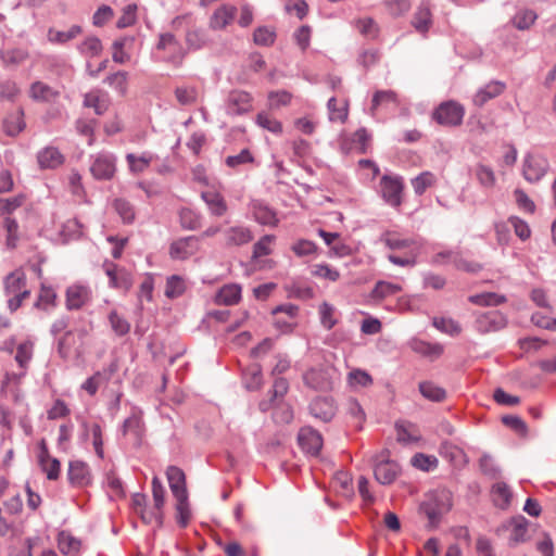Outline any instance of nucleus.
<instances>
[{
	"mask_svg": "<svg viewBox=\"0 0 556 556\" xmlns=\"http://www.w3.org/2000/svg\"><path fill=\"white\" fill-rule=\"evenodd\" d=\"M375 479L380 484H391L401 473L400 465L391 458V452L383 448L371 457Z\"/></svg>",
	"mask_w": 556,
	"mask_h": 556,
	"instance_id": "obj_1",
	"label": "nucleus"
},
{
	"mask_svg": "<svg viewBox=\"0 0 556 556\" xmlns=\"http://www.w3.org/2000/svg\"><path fill=\"white\" fill-rule=\"evenodd\" d=\"M155 50L166 52L161 61L172 65L175 68H178L182 65L187 54V51L184 49L176 36L168 31L161 33L159 35Z\"/></svg>",
	"mask_w": 556,
	"mask_h": 556,
	"instance_id": "obj_2",
	"label": "nucleus"
},
{
	"mask_svg": "<svg viewBox=\"0 0 556 556\" xmlns=\"http://www.w3.org/2000/svg\"><path fill=\"white\" fill-rule=\"evenodd\" d=\"M465 108L456 101L442 102L432 113V118L441 126L456 127L463 123Z\"/></svg>",
	"mask_w": 556,
	"mask_h": 556,
	"instance_id": "obj_3",
	"label": "nucleus"
},
{
	"mask_svg": "<svg viewBox=\"0 0 556 556\" xmlns=\"http://www.w3.org/2000/svg\"><path fill=\"white\" fill-rule=\"evenodd\" d=\"M90 172L98 180H110L116 172V157L109 152H100L91 156Z\"/></svg>",
	"mask_w": 556,
	"mask_h": 556,
	"instance_id": "obj_4",
	"label": "nucleus"
},
{
	"mask_svg": "<svg viewBox=\"0 0 556 556\" xmlns=\"http://www.w3.org/2000/svg\"><path fill=\"white\" fill-rule=\"evenodd\" d=\"M106 276L109 277V286L113 289L128 292L134 283L132 276L125 267L118 266L117 264L105 261L102 265Z\"/></svg>",
	"mask_w": 556,
	"mask_h": 556,
	"instance_id": "obj_5",
	"label": "nucleus"
},
{
	"mask_svg": "<svg viewBox=\"0 0 556 556\" xmlns=\"http://www.w3.org/2000/svg\"><path fill=\"white\" fill-rule=\"evenodd\" d=\"M548 170V161L539 153L529 152L522 162V176L529 182L539 181Z\"/></svg>",
	"mask_w": 556,
	"mask_h": 556,
	"instance_id": "obj_6",
	"label": "nucleus"
},
{
	"mask_svg": "<svg viewBox=\"0 0 556 556\" xmlns=\"http://www.w3.org/2000/svg\"><path fill=\"white\" fill-rule=\"evenodd\" d=\"M299 307L294 304H283L271 311L275 327L283 333L291 332L296 326L295 318Z\"/></svg>",
	"mask_w": 556,
	"mask_h": 556,
	"instance_id": "obj_7",
	"label": "nucleus"
},
{
	"mask_svg": "<svg viewBox=\"0 0 556 556\" xmlns=\"http://www.w3.org/2000/svg\"><path fill=\"white\" fill-rule=\"evenodd\" d=\"M199 237L189 236L172 242L169 247V256L173 260H187L194 255L199 250Z\"/></svg>",
	"mask_w": 556,
	"mask_h": 556,
	"instance_id": "obj_8",
	"label": "nucleus"
},
{
	"mask_svg": "<svg viewBox=\"0 0 556 556\" xmlns=\"http://www.w3.org/2000/svg\"><path fill=\"white\" fill-rule=\"evenodd\" d=\"M67 479L75 488H85L91 483L92 476L89 466L81 460H72L68 464Z\"/></svg>",
	"mask_w": 556,
	"mask_h": 556,
	"instance_id": "obj_9",
	"label": "nucleus"
},
{
	"mask_svg": "<svg viewBox=\"0 0 556 556\" xmlns=\"http://www.w3.org/2000/svg\"><path fill=\"white\" fill-rule=\"evenodd\" d=\"M300 447L309 455L316 456L323 446V438L319 432L311 427L302 428L298 434Z\"/></svg>",
	"mask_w": 556,
	"mask_h": 556,
	"instance_id": "obj_10",
	"label": "nucleus"
},
{
	"mask_svg": "<svg viewBox=\"0 0 556 556\" xmlns=\"http://www.w3.org/2000/svg\"><path fill=\"white\" fill-rule=\"evenodd\" d=\"M91 300V290L87 286L73 285L66 289L65 305L68 311L79 309Z\"/></svg>",
	"mask_w": 556,
	"mask_h": 556,
	"instance_id": "obj_11",
	"label": "nucleus"
},
{
	"mask_svg": "<svg viewBox=\"0 0 556 556\" xmlns=\"http://www.w3.org/2000/svg\"><path fill=\"white\" fill-rule=\"evenodd\" d=\"M238 14V9L232 4H223L217 8L210 17L208 26L214 30H220L230 25Z\"/></svg>",
	"mask_w": 556,
	"mask_h": 556,
	"instance_id": "obj_12",
	"label": "nucleus"
},
{
	"mask_svg": "<svg viewBox=\"0 0 556 556\" xmlns=\"http://www.w3.org/2000/svg\"><path fill=\"white\" fill-rule=\"evenodd\" d=\"M305 386L311 389L327 391L331 389L332 382L327 370L323 368H311L303 375Z\"/></svg>",
	"mask_w": 556,
	"mask_h": 556,
	"instance_id": "obj_13",
	"label": "nucleus"
},
{
	"mask_svg": "<svg viewBox=\"0 0 556 556\" xmlns=\"http://www.w3.org/2000/svg\"><path fill=\"white\" fill-rule=\"evenodd\" d=\"M403 190V184L397 178L384 176L381 179V193L383 199L392 206H399L401 204V194Z\"/></svg>",
	"mask_w": 556,
	"mask_h": 556,
	"instance_id": "obj_14",
	"label": "nucleus"
},
{
	"mask_svg": "<svg viewBox=\"0 0 556 556\" xmlns=\"http://www.w3.org/2000/svg\"><path fill=\"white\" fill-rule=\"evenodd\" d=\"M166 478L174 497L188 495L186 475L181 468L177 466H168L166 469Z\"/></svg>",
	"mask_w": 556,
	"mask_h": 556,
	"instance_id": "obj_15",
	"label": "nucleus"
},
{
	"mask_svg": "<svg viewBox=\"0 0 556 556\" xmlns=\"http://www.w3.org/2000/svg\"><path fill=\"white\" fill-rule=\"evenodd\" d=\"M311 414L323 421H330L336 414V405L330 397H316L309 404Z\"/></svg>",
	"mask_w": 556,
	"mask_h": 556,
	"instance_id": "obj_16",
	"label": "nucleus"
},
{
	"mask_svg": "<svg viewBox=\"0 0 556 556\" xmlns=\"http://www.w3.org/2000/svg\"><path fill=\"white\" fill-rule=\"evenodd\" d=\"M506 89V85L503 81L494 80L479 89L473 96L472 102L475 105L481 108L488 101L501 96Z\"/></svg>",
	"mask_w": 556,
	"mask_h": 556,
	"instance_id": "obj_17",
	"label": "nucleus"
},
{
	"mask_svg": "<svg viewBox=\"0 0 556 556\" xmlns=\"http://www.w3.org/2000/svg\"><path fill=\"white\" fill-rule=\"evenodd\" d=\"M506 326L505 316L498 311H492L477 318V327L481 332L497 331Z\"/></svg>",
	"mask_w": 556,
	"mask_h": 556,
	"instance_id": "obj_18",
	"label": "nucleus"
},
{
	"mask_svg": "<svg viewBox=\"0 0 556 556\" xmlns=\"http://www.w3.org/2000/svg\"><path fill=\"white\" fill-rule=\"evenodd\" d=\"M41 169H54L64 163V155L55 147H46L37 154Z\"/></svg>",
	"mask_w": 556,
	"mask_h": 556,
	"instance_id": "obj_19",
	"label": "nucleus"
},
{
	"mask_svg": "<svg viewBox=\"0 0 556 556\" xmlns=\"http://www.w3.org/2000/svg\"><path fill=\"white\" fill-rule=\"evenodd\" d=\"M382 241L391 250H408L410 252L414 249V253H418V242L413 238H403L397 232L387 231Z\"/></svg>",
	"mask_w": 556,
	"mask_h": 556,
	"instance_id": "obj_20",
	"label": "nucleus"
},
{
	"mask_svg": "<svg viewBox=\"0 0 556 556\" xmlns=\"http://www.w3.org/2000/svg\"><path fill=\"white\" fill-rule=\"evenodd\" d=\"M60 92L40 80L30 85L29 97L37 102H52L59 98Z\"/></svg>",
	"mask_w": 556,
	"mask_h": 556,
	"instance_id": "obj_21",
	"label": "nucleus"
},
{
	"mask_svg": "<svg viewBox=\"0 0 556 556\" xmlns=\"http://www.w3.org/2000/svg\"><path fill=\"white\" fill-rule=\"evenodd\" d=\"M506 528L510 531L509 544L516 545L527 540L528 521L525 517L518 516L513 518Z\"/></svg>",
	"mask_w": 556,
	"mask_h": 556,
	"instance_id": "obj_22",
	"label": "nucleus"
},
{
	"mask_svg": "<svg viewBox=\"0 0 556 556\" xmlns=\"http://www.w3.org/2000/svg\"><path fill=\"white\" fill-rule=\"evenodd\" d=\"M380 106L396 109L399 106L397 94L392 90H379L375 92L370 106L371 114L375 115Z\"/></svg>",
	"mask_w": 556,
	"mask_h": 556,
	"instance_id": "obj_23",
	"label": "nucleus"
},
{
	"mask_svg": "<svg viewBox=\"0 0 556 556\" xmlns=\"http://www.w3.org/2000/svg\"><path fill=\"white\" fill-rule=\"evenodd\" d=\"M241 298V286L236 283L225 285L215 295L217 304L232 305Z\"/></svg>",
	"mask_w": 556,
	"mask_h": 556,
	"instance_id": "obj_24",
	"label": "nucleus"
},
{
	"mask_svg": "<svg viewBox=\"0 0 556 556\" xmlns=\"http://www.w3.org/2000/svg\"><path fill=\"white\" fill-rule=\"evenodd\" d=\"M275 240V237L274 236H264L263 238H261L254 245V251H253V262L255 263V267H258V268H263L265 267V264H270L271 261H264V262H261L258 261L262 256H266L268 255L270 252H271V244Z\"/></svg>",
	"mask_w": 556,
	"mask_h": 556,
	"instance_id": "obj_25",
	"label": "nucleus"
},
{
	"mask_svg": "<svg viewBox=\"0 0 556 556\" xmlns=\"http://www.w3.org/2000/svg\"><path fill=\"white\" fill-rule=\"evenodd\" d=\"M24 111L18 109L15 113L9 114L3 121V130L8 136L15 137L24 130Z\"/></svg>",
	"mask_w": 556,
	"mask_h": 556,
	"instance_id": "obj_26",
	"label": "nucleus"
},
{
	"mask_svg": "<svg viewBox=\"0 0 556 556\" xmlns=\"http://www.w3.org/2000/svg\"><path fill=\"white\" fill-rule=\"evenodd\" d=\"M445 258H450L458 269L476 273L481 266L477 263L468 262L460 258L456 253L453 252H441L433 257V263L441 264Z\"/></svg>",
	"mask_w": 556,
	"mask_h": 556,
	"instance_id": "obj_27",
	"label": "nucleus"
},
{
	"mask_svg": "<svg viewBox=\"0 0 556 556\" xmlns=\"http://www.w3.org/2000/svg\"><path fill=\"white\" fill-rule=\"evenodd\" d=\"M81 33H83V28L79 25H73L66 31L50 28L48 30L47 37H48V40L52 43L64 45L71 40L75 39Z\"/></svg>",
	"mask_w": 556,
	"mask_h": 556,
	"instance_id": "obj_28",
	"label": "nucleus"
},
{
	"mask_svg": "<svg viewBox=\"0 0 556 556\" xmlns=\"http://www.w3.org/2000/svg\"><path fill=\"white\" fill-rule=\"evenodd\" d=\"M402 291V287L397 283L379 280L375 285L370 298L376 301H382L386 298L397 294Z\"/></svg>",
	"mask_w": 556,
	"mask_h": 556,
	"instance_id": "obj_29",
	"label": "nucleus"
},
{
	"mask_svg": "<svg viewBox=\"0 0 556 556\" xmlns=\"http://www.w3.org/2000/svg\"><path fill=\"white\" fill-rule=\"evenodd\" d=\"M201 198L206 203L212 214L222 216L226 212V203L219 193L212 190L203 191Z\"/></svg>",
	"mask_w": 556,
	"mask_h": 556,
	"instance_id": "obj_30",
	"label": "nucleus"
},
{
	"mask_svg": "<svg viewBox=\"0 0 556 556\" xmlns=\"http://www.w3.org/2000/svg\"><path fill=\"white\" fill-rule=\"evenodd\" d=\"M492 497L495 506L505 509L511 502V491L504 482H497L492 488Z\"/></svg>",
	"mask_w": 556,
	"mask_h": 556,
	"instance_id": "obj_31",
	"label": "nucleus"
},
{
	"mask_svg": "<svg viewBox=\"0 0 556 556\" xmlns=\"http://www.w3.org/2000/svg\"><path fill=\"white\" fill-rule=\"evenodd\" d=\"M410 348L416 353L430 357H439L443 353V346L441 344L429 343L417 339L412 340Z\"/></svg>",
	"mask_w": 556,
	"mask_h": 556,
	"instance_id": "obj_32",
	"label": "nucleus"
},
{
	"mask_svg": "<svg viewBox=\"0 0 556 556\" xmlns=\"http://www.w3.org/2000/svg\"><path fill=\"white\" fill-rule=\"evenodd\" d=\"M26 286V276L22 270H14L4 278V289L7 294H15Z\"/></svg>",
	"mask_w": 556,
	"mask_h": 556,
	"instance_id": "obj_33",
	"label": "nucleus"
},
{
	"mask_svg": "<svg viewBox=\"0 0 556 556\" xmlns=\"http://www.w3.org/2000/svg\"><path fill=\"white\" fill-rule=\"evenodd\" d=\"M254 218L262 225L276 226L278 219L276 213L262 203H254L252 206Z\"/></svg>",
	"mask_w": 556,
	"mask_h": 556,
	"instance_id": "obj_34",
	"label": "nucleus"
},
{
	"mask_svg": "<svg viewBox=\"0 0 556 556\" xmlns=\"http://www.w3.org/2000/svg\"><path fill=\"white\" fill-rule=\"evenodd\" d=\"M468 300L470 303L479 306H497L506 302L505 295L494 292L470 295Z\"/></svg>",
	"mask_w": 556,
	"mask_h": 556,
	"instance_id": "obj_35",
	"label": "nucleus"
},
{
	"mask_svg": "<svg viewBox=\"0 0 556 556\" xmlns=\"http://www.w3.org/2000/svg\"><path fill=\"white\" fill-rule=\"evenodd\" d=\"M104 83L113 88L119 96L124 97L127 93L128 86V73L125 71H118L110 74Z\"/></svg>",
	"mask_w": 556,
	"mask_h": 556,
	"instance_id": "obj_36",
	"label": "nucleus"
},
{
	"mask_svg": "<svg viewBox=\"0 0 556 556\" xmlns=\"http://www.w3.org/2000/svg\"><path fill=\"white\" fill-rule=\"evenodd\" d=\"M58 546L62 554L70 555L77 553L80 548V541L72 534L62 531L58 536Z\"/></svg>",
	"mask_w": 556,
	"mask_h": 556,
	"instance_id": "obj_37",
	"label": "nucleus"
},
{
	"mask_svg": "<svg viewBox=\"0 0 556 556\" xmlns=\"http://www.w3.org/2000/svg\"><path fill=\"white\" fill-rule=\"evenodd\" d=\"M475 176L479 184L488 189H491L496 184V177L494 170L484 164H477L473 169Z\"/></svg>",
	"mask_w": 556,
	"mask_h": 556,
	"instance_id": "obj_38",
	"label": "nucleus"
},
{
	"mask_svg": "<svg viewBox=\"0 0 556 556\" xmlns=\"http://www.w3.org/2000/svg\"><path fill=\"white\" fill-rule=\"evenodd\" d=\"M176 500V520L179 527L186 528L191 519L188 495L175 497Z\"/></svg>",
	"mask_w": 556,
	"mask_h": 556,
	"instance_id": "obj_39",
	"label": "nucleus"
},
{
	"mask_svg": "<svg viewBox=\"0 0 556 556\" xmlns=\"http://www.w3.org/2000/svg\"><path fill=\"white\" fill-rule=\"evenodd\" d=\"M78 51L89 58H94L101 54L103 47L98 37H87L83 42L77 46Z\"/></svg>",
	"mask_w": 556,
	"mask_h": 556,
	"instance_id": "obj_40",
	"label": "nucleus"
},
{
	"mask_svg": "<svg viewBox=\"0 0 556 556\" xmlns=\"http://www.w3.org/2000/svg\"><path fill=\"white\" fill-rule=\"evenodd\" d=\"M397 441L401 443H410L418 441L419 437L414 425L406 421L395 424Z\"/></svg>",
	"mask_w": 556,
	"mask_h": 556,
	"instance_id": "obj_41",
	"label": "nucleus"
},
{
	"mask_svg": "<svg viewBox=\"0 0 556 556\" xmlns=\"http://www.w3.org/2000/svg\"><path fill=\"white\" fill-rule=\"evenodd\" d=\"M329 119L332 122H345L348 118V102L342 101L340 104L336 98H330L328 101Z\"/></svg>",
	"mask_w": 556,
	"mask_h": 556,
	"instance_id": "obj_42",
	"label": "nucleus"
},
{
	"mask_svg": "<svg viewBox=\"0 0 556 556\" xmlns=\"http://www.w3.org/2000/svg\"><path fill=\"white\" fill-rule=\"evenodd\" d=\"M226 112L230 116H239L243 112V92L233 90L226 100Z\"/></svg>",
	"mask_w": 556,
	"mask_h": 556,
	"instance_id": "obj_43",
	"label": "nucleus"
},
{
	"mask_svg": "<svg viewBox=\"0 0 556 556\" xmlns=\"http://www.w3.org/2000/svg\"><path fill=\"white\" fill-rule=\"evenodd\" d=\"M27 52L22 49H9L0 51V59L4 66H17L27 59Z\"/></svg>",
	"mask_w": 556,
	"mask_h": 556,
	"instance_id": "obj_44",
	"label": "nucleus"
},
{
	"mask_svg": "<svg viewBox=\"0 0 556 556\" xmlns=\"http://www.w3.org/2000/svg\"><path fill=\"white\" fill-rule=\"evenodd\" d=\"M413 26L421 33H426L431 25V12L426 5L418 8L413 18Z\"/></svg>",
	"mask_w": 556,
	"mask_h": 556,
	"instance_id": "obj_45",
	"label": "nucleus"
},
{
	"mask_svg": "<svg viewBox=\"0 0 556 556\" xmlns=\"http://www.w3.org/2000/svg\"><path fill=\"white\" fill-rule=\"evenodd\" d=\"M356 29L365 37L375 39L379 34V26L371 17L358 18L354 22Z\"/></svg>",
	"mask_w": 556,
	"mask_h": 556,
	"instance_id": "obj_46",
	"label": "nucleus"
},
{
	"mask_svg": "<svg viewBox=\"0 0 556 556\" xmlns=\"http://www.w3.org/2000/svg\"><path fill=\"white\" fill-rule=\"evenodd\" d=\"M207 41V35L203 29H190L186 34V43L190 50L202 49Z\"/></svg>",
	"mask_w": 556,
	"mask_h": 556,
	"instance_id": "obj_47",
	"label": "nucleus"
},
{
	"mask_svg": "<svg viewBox=\"0 0 556 556\" xmlns=\"http://www.w3.org/2000/svg\"><path fill=\"white\" fill-rule=\"evenodd\" d=\"M108 318H109L111 328L115 332L116 336L123 337L129 332L130 324L123 316H121L115 309L110 312Z\"/></svg>",
	"mask_w": 556,
	"mask_h": 556,
	"instance_id": "obj_48",
	"label": "nucleus"
},
{
	"mask_svg": "<svg viewBox=\"0 0 556 556\" xmlns=\"http://www.w3.org/2000/svg\"><path fill=\"white\" fill-rule=\"evenodd\" d=\"M311 274L319 279L328 280V281H337L340 278V273L330 267L327 264H315L311 267Z\"/></svg>",
	"mask_w": 556,
	"mask_h": 556,
	"instance_id": "obj_49",
	"label": "nucleus"
},
{
	"mask_svg": "<svg viewBox=\"0 0 556 556\" xmlns=\"http://www.w3.org/2000/svg\"><path fill=\"white\" fill-rule=\"evenodd\" d=\"M75 334L73 330H66L58 341V353L62 358H67L75 348Z\"/></svg>",
	"mask_w": 556,
	"mask_h": 556,
	"instance_id": "obj_50",
	"label": "nucleus"
},
{
	"mask_svg": "<svg viewBox=\"0 0 556 556\" xmlns=\"http://www.w3.org/2000/svg\"><path fill=\"white\" fill-rule=\"evenodd\" d=\"M122 431L124 435L131 433L139 440L142 433V420L140 416L136 413L131 414V416L124 420Z\"/></svg>",
	"mask_w": 556,
	"mask_h": 556,
	"instance_id": "obj_51",
	"label": "nucleus"
},
{
	"mask_svg": "<svg viewBox=\"0 0 556 556\" xmlns=\"http://www.w3.org/2000/svg\"><path fill=\"white\" fill-rule=\"evenodd\" d=\"M419 391L426 399L434 402L443 401L446 395L444 389L428 381L419 384Z\"/></svg>",
	"mask_w": 556,
	"mask_h": 556,
	"instance_id": "obj_52",
	"label": "nucleus"
},
{
	"mask_svg": "<svg viewBox=\"0 0 556 556\" xmlns=\"http://www.w3.org/2000/svg\"><path fill=\"white\" fill-rule=\"evenodd\" d=\"M114 208L124 223L131 224L135 220V208L127 200L116 199Z\"/></svg>",
	"mask_w": 556,
	"mask_h": 556,
	"instance_id": "obj_53",
	"label": "nucleus"
},
{
	"mask_svg": "<svg viewBox=\"0 0 556 556\" xmlns=\"http://www.w3.org/2000/svg\"><path fill=\"white\" fill-rule=\"evenodd\" d=\"M185 291V281L179 276L173 275L167 278L165 287V295L169 299H175L181 295Z\"/></svg>",
	"mask_w": 556,
	"mask_h": 556,
	"instance_id": "obj_54",
	"label": "nucleus"
},
{
	"mask_svg": "<svg viewBox=\"0 0 556 556\" xmlns=\"http://www.w3.org/2000/svg\"><path fill=\"white\" fill-rule=\"evenodd\" d=\"M276 39V33L274 29L263 26L255 29L253 34V41L257 46L268 47L274 43Z\"/></svg>",
	"mask_w": 556,
	"mask_h": 556,
	"instance_id": "obj_55",
	"label": "nucleus"
},
{
	"mask_svg": "<svg viewBox=\"0 0 556 556\" xmlns=\"http://www.w3.org/2000/svg\"><path fill=\"white\" fill-rule=\"evenodd\" d=\"M435 182V176L430 172H424L412 180V186L417 194H422Z\"/></svg>",
	"mask_w": 556,
	"mask_h": 556,
	"instance_id": "obj_56",
	"label": "nucleus"
},
{
	"mask_svg": "<svg viewBox=\"0 0 556 556\" xmlns=\"http://www.w3.org/2000/svg\"><path fill=\"white\" fill-rule=\"evenodd\" d=\"M34 344L30 341H25L18 344L16 349L15 361L21 368H26L33 357Z\"/></svg>",
	"mask_w": 556,
	"mask_h": 556,
	"instance_id": "obj_57",
	"label": "nucleus"
},
{
	"mask_svg": "<svg viewBox=\"0 0 556 556\" xmlns=\"http://www.w3.org/2000/svg\"><path fill=\"white\" fill-rule=\"evenodd\" d=\"M175 97L181 105H192L197 102L198 91L194 87H177Z\"/></svg>",
	"mask_w": 556,
	"mask_h": 556,
	"instance_id": "obj_58",
	"label": "nucleus"
},
{
	"mask_svg": "<svg viewBox=\"0 0 556 556\" xmlns=\"http://www.w3.org/2000/svg\"><path fill=\"white\" fill-rule=\"evenodd\" d=\"M432 324L437 329L450 336H457L462 331L458 323L450 318H433Z\"/></svg>",
	"mask_w": 556,
	"mask_h": 556,
	"instance_id": "obj_59",
	"label": "nucleus"
},
{
	"mask_svg": "<svg viewBox=\"0 0 556 556\" xmlns=\"http://www.w3.org/2000/svg\"><path fill=\"white\" fill-rule=\"evenodd\" d=\"M7 230V247L9 249H15L18 241V224L11 217H5L3 224Z\"/></svg>",
	"mask_w": 556,
	"mask_h": 556,
	"instance_id": "obj_60",
	"label": "nucleus"
},
{
	"mask_svg": "<svg viewBox=\"0 0 556 556\" xmlns=\"http://www.w3.org/2000/svg\"><path fill=\"white\" fill-rule=\"evenodd\" d=\"M181 227L189 230H194L200 227V216L190 208H182L179 213Z\"/></svg>",
	"mask_w": 556,
	"mask_h": 556,
	"instance_id": "obj_61",
	"label": "nucleus"
},
{
	"mask_svg": "<svg viewBox=\"0 0 556 556\" xmlns=\"http://www.w3.org/2000/svg\"><path fill=\"white\" fill-rule=\"evenodd\" d=\"M346 413L354 419L355 426L361 427L365 420V413L359 403L354 399H349L344 405Z\"/></svg>",
	"mask_w": 556,
	"mask_h": 556,
	"instance_id": "obj_62",
	"label": "nucleus"
},
{
	"mask_svg": "<svg viewBox=\"0 0 556 556\" xmlns=\"http://www.w3.org/2000/svg\"><path fill=\"white\" fill-rule=\"evenodd\" d=\"M536 14L531 10H522L518 12L513 23L518 29H528L536 20Z\"/></svg>",
	"mask_w": 556,
	"mask_h": 556,
	"instance_id": "obj_63",
	"label": "nucleus"
},
{
	"mask_svg": "<svg viewBox=\"0 0 556 556\" xmlns=\"http://www.w3.org/2000/svg\"><path fill=\"white\" fill-rule=\"evenodd\" d=\"M412 465L424 471H429L438 466V459L434 456L418 453L412 458Z\"/></svg>",
	"mask_w": 556,
	"mask_h": 556,
	"instance_id": "obj_64",
	"label": "nucleus"
}]
</instances>
